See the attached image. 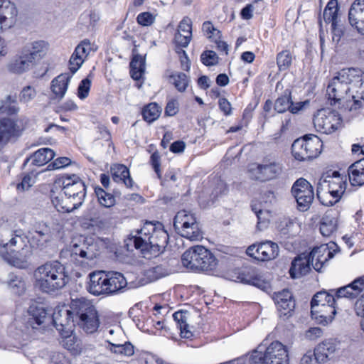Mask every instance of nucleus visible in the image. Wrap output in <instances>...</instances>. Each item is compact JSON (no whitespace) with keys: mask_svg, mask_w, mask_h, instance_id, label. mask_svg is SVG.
Listing matches in <instances>:
<instances>
[{"mask_svg":"<svg viewBox=\"0 0 364 364\" xmlns=\"http://www.w3.org/2000/svg\"><path fill=\"white\" fill-rule=\"evenodd\" d=\"M36 62L23 50L20 55L13 58L7 65V69L14 74H22L31 70Z\"/></svg>","mask_w":364,"mask_h":364,"instance_id":"aec40b11","label":"nucleus"},{"mask_svg":"<svg viewBox=\"0 0 364 364\" xmlns=\"http://www.w3.org/2000/svg\"><path fill=\"white\" fill-rule=\"evenodd\" d=\"M348 175L353 186H361L364 185V170L350 166Z\"/></svg>","mask_w":364,"mask_h":364,"instance_id":"3c124183","label":"nucleus"},{"mask_svg":"<svg viewBox=\"0 0 364 364\" xmlns=\"http://www.w3.org/2000/svg\"><path fill=\"white\" fill-rule=\"evenodd\" d=\"M341 70L329 82L326 92L331 105L341 103L346 95L350 94V88L346 79L341 77Z\"/></svg>","mask_w":364,"mask_h":364,"instance_id":"4468645a","label":"nucleus"},{"mask_svg":"<svg viewBox=\"0 0 364 364\" xmlns=\"http://www.w3.org/2000/svg\"><path fill=\"white\" fill-rule=\"evenodd\" d=\"M17 13L14 4L4 0L0 4V29L11 28L16 22Z\"/></svg>","mask_w":364,"mask_h":364,"instance_id":"4be33fe9","label":"nucleus"},{"mask_svg":"<svg viewBox=\"0 0 364 364\" xmlns=\"http://www.w3.org/2000/svg\"><path fill=\"white\" fill-rule=\"evenodd\" d=\"M55 155L53 150L50 148L40 149L26 159L23 166L26 167L29 163L33 166H42L51 161Z\"/></svg>","mask_w":364,"mask_h":364,"instance_id":"c85d7f7f","label":"nucleus"},{"mask_svg":"<svg viewBox=\"0 0 364 364\" xmlns=\"http://www.w3.org/2000/svg\"><path fill=\"white\" fill-rule=\"evenodd\" d=\"M364 290V275L355 279L349 284L336 289L338 298L354 299Z\"/></svg>","mask_w":364,"mask_h":364,"instance_id":"393cba45","label":"nucleus"},{"mask_svg":"<svg viewBox=\"0 0 364 364\" xmlns=\"http://www.w3.org/2000/svg\"><path fill=\"white\" fill-rule=\"evenodd\" d=\"M300 364H323L320 360V358L317 356L315 349L312 350H308L301 358Z\"/></svg>","mask_w":364,"mask_h":364,"instance_id":"e2e57ef3","label":"nucleus"},{"mask_svg":"<svg viewBox=\"0 0 364 364\" xmlns=\"http://www.w3.org/2000/svg\"><path fill=\"white\" fill-rule=\"evenodd\" d=\"M313 261L307 254L304 257H296L292 261L289 269L290 277L295 279L307 274L311 270V265L313 266Z\"/></svg>","mask_w":364,"mask_h":364,"instance_id":"bb28decb","label":"nucleus"},{"mask_svg":"<svg viewBox=\"0 0 364 364\" xmlns=\"http://www.w3.org/2000/svg\"><path fill=\"white\" fill-rule=\"evenodd\" d=\"M232 274L235 282L254 286L267 294H270L272 291L269 281L265 279L259 269L254 266L242 265L235 269Z\"/></svg>","mask_w":364,"mask_h":364,"instance_id":"1a4fd4ad","label":"nucleus"},{"mask_svg":"<svg viewBox=\"0 0 364 364\" xmlns=\"http://www.w3.org/2000/svg\"><path fill=\"white\" fill-rule=\"evenodd\" d=\"M138 287L144 286L154 282L168 274V269L162 264L156 267L145 268L138 265Z\"/></svg>","mask_w":364,"mask_h":364,"instance_id":"f3484780","label":"nucleus"},{"mask_svg":"<svg viewBox=\"0 0 364 364\" xmlns=\"http://www.w3.org/2000/svg\"><path fill=\"white\" fill-rule=\"evenodd\" d=\"M136 249V235L131 233L124 240V245L122 247V252L127 256L132 257L134 255V250Z\"/></svg>","mask_w":364,"mask_h":364,"instance_id":"603ef678","label":"nucleus"},{"mask_svg":"<svg viewBox=\"0 0 364 364\" xmlns=\"http://www.w3.org/2000/svg\"><path fill=\"white\" fill-rule=\"evenodd\" d=\"M218 56L213 50H205L200 55V60L205 66H213L218 63Z\"/></svg>","mask_w":364,"mask_h":364,"instance_id":"6e6d98bb","label":"nucleus"},{"mask_svg":"<svg viewBox=\"0 0 364 364\" xmlns=\"http://www.w3.org/2000/svg\"><path fill=\"white\" fill-rule=\"evenodd\" d=\"M33 278L35 286L48 294L62 289L70 281L65 266L57 260L39 266L33 272Z\"/></svg>","mask_w":364,"mask_h":364,"instance_id":"f03ea898","label":"nucleus"},{"mask_svg":"<svg viewBox=\"0 0 364 364\" xmlns=\"http://www.w3.org/2000/svg\"><path fill=\"white\" fill-rule=\"evenodd\" d=\"M18 111L19 107L16 98L8 95L0 106V119L14 118V116L17 114Z\"/></svg>","mask_w":364,"mask_h":364,"instance_id":"4c0bfd02","label":"nucleus"},{"mask_svg":"<svg viewBox=\"0 0 364 364\" xmlns=\"http://www.w3.org/2000/svg\"><path fill=\"white\" fill-rule=\"evenodd\" d=\"M36 95V92L34 87L30 85L26 86L22 89L20 93L19 100L21 102L26 104L34 99Z\"/></svg>","mask_w":364,"mask_h":364,"instance_id":"0e129e2a","label":"nucleus"},{"mask_svg":"<svg viewBox=\"0 0 364 364\" xmlns=\"http://www.w3.org/2000/svg\"><path fill=\"white\" fill-rule=\"evenodd\" d=\"M72 75L63 73L55 77L50 84V89L55 98L62 100L67 91Z\"/></svg>","mask_w":364,"mask_h":364,"instance_id":"7c9ffc66","label":"nucleus"},{"mask_svg":"<svg viewBox=\"0 0 364 364\" xmlns=\"http://www.w3.org/2000/svg\"><path fill=\"white\" fill-rule=\"evenodd\" d=\"M108 348L114 353L124 354L129 356L134 354V346L130 343L124 344L116 343L109 341Z\"/></svg>","mask_w":364,"mask_h":364,"instance_id":"de8ad7c7","label":"nucleus"},{"mask_svg":"<svg viewBox=\"0 0 364 364\" xmlns=\"http://www.w3.org/2000/svg\"><path fill=\"white\" fill-rule=\"evenodd\" d=\"M289 361L287 346L277 341L268 346L263 341L249 357V364H289Z\"/></svg>","mask_w":364,"mask_h":364,"instance_id":"423d86ee","label":"nucleus"},{"mask_svg":"<svg viewBox=\"0 0 364 364\" xmlns=\"http://www.w3.org/2000/svg\"><path fill=\"white\" fill-rule=\"evenodd\" d=\"M332 247H329L328 244H323L320 246L314 247L307 255L313 262L314 269L321 272V269L324 264L335 255V250L331 251Z\"/></svg>","mask_w":364,"mask_h":364,"instance_id":"a211bd4d","label":"nucleus"},{"mask_svg":"<svg viewBox=\"0 0 364 364\" xmlns=\"http://www.w3.org/2000/svg\"><path fill=\"white\" fill-rule=\"evenodd\" d=\"M318 183H321L322 188L327 191H330L329 190H339L340 192L344 193L346 188V183L343 178H337L336 181H333L329 174L325 177H321Z\"/></svg>","mask_w":364,"mask_h":364,"instance_id":"a19ab883","label":"nucleus"},{"mask_svg":"<svg viewBox=\"0 0 364 364\" xmlns=\"http://www.w3.org/2000/svg\"><path fill=\"white\" fill-rule=\"evenodd\" d=\"M161 111V107L156 102H151L144 107L141 114L144 120L150 124L160 117Z\"/></svg>","mask_w":364,"mask_h":364,"instance_id":"79ce46f5","label":"nucleus"},{"mask_svg":"<svg viewBox=\"0 0 364 364\" xmlns=\"http://www.w3.org/2000/svg\"><path fill=\"white\" fill-rule=\"evenodd\" d=\"M306 102L294 103L291 98V90L286 89L275 100L274 109L278 113H284L289 110L292 114H296L304 108Z\"/></svg>","mask_w":364,"mask_h":364,"instance_id":"6ab92c4d","label":"nucleus"},{"mask_svg":"<svg viewBox=\"0 0 364 364\" xmlns=\"http://www.w3.org/2000/svg\"><path fill=\"white\" fill-rule=\"evenodd\" d=\"M28 314L27 325L33 329L45 330L52 324L65 338L70 336L76 326L68 309L62 308L51 313L43 304L33 302L28 309Z\"/></svg>","mask_w":364,"mask_h":364,"instance_id":"f257e3e1","label":"nucleus"},{"mask_svg":"<svg viewBox=\"0 0 364 364\" xmlns=\"http://www.w3.org/2000/svg\"><path fill=\"white\" fill-rule=\"evenodd\" d=\"M292 56L288 50L279 52L277 55V64L280 71L287 70L291 65Z\"/></svg>","mask_w":364,"mask_h":364,"instance_id":"09e8293b","label":"nucleus"},{"mask_svg":"<svg viewBox=\"0 0 364 364\" xmlns=\"http://www.w3.org/2000/svg\"><path fill=\"white\" fill-rule=\"evenodd\" d=\"M189 312L187 310H179L173 314V320L180 329V334L182 338H191L193 333L189 330V325L187 323V318Z\"/></svg>","mask_w":364,"mask_h":364,"instance_id":"f704fd0d","label":"nucleus"},{"mask_svg":"<svg viewBox=\"0 0 364 364\" xmlns=\"http://www.w3.org/2000/svg\"><path fill=\"white\" fill-rule=\"evenodd\" d=\"M95 194L97 197L99 203L105 208H109L115 204L114 196L109 193H107L102 188H96L95 190Z\"/></svg>","mask_w":364,"mask_h":364,"instance_id":"a18cd8bd","label":"nucleus"},{"mask_svg":"<svg viewBox=\"0 0 364 364\" xmlns=\"http://www.w3.org/2000/svg\"><path fill=\"white\" fill-rule=\"evenodd\" d=\"M90 40L85 39L75 48L74 53L70 59V70L74 74L82 65L84 58L90 53L91 48Z\"/></svg>","mask_w":364,"mask_h":364,"instance_id":"5701e85b","label":"nucleus"},{"mask_svg":"<svg viewBox=\"0 0 364 364\" xmlns=\"http://www.w3.org/2000/svg\"><path fill=\"white\" fill-rule=\"evenodd\" d=\"M257 228L262 230L267 228L270 220V212L268 210L257 211Z\"/></svg>","mask_w":364,"mask_h":364,"instance_id":"052dcab7","label":"nucleus"},{"mask_svg":"<svg viewBox=\"0 0 364 364\" xmlns=\"http://www.w3.org/2000/svg\"><path fill=\"white\" fill-rule=\"evenodd\" d=\"M40 172H36L34 169L31 170L29 173L24 176L21 183L18 184L17 188L23 191L28 189L36 181V178Z\"/></svg>","mask_w":364,"mask_h":364,"instance_id":"4d7b16f0","label":"nucleus"},{"mask_svg":"<svg viewBox=\"0 0 364 364\" xmlns=\"http://www.w3.org/2000/svg\"><path fill=\"white\" fill-rule=\"evenodd\" d=\"M51 240L50 228L46 223H38L33 228L31 242L33 246L42 250Z\"/></svg>","mask_w":364,"mask_h":364,"instance_id":"b1692460","label":"nucleus"},{"mask_svg":"<svg viewBox=\"0 0 364 364\" xmlns=\"http://www.w3.org/2000/svg\"><path fill=\"white\" fill-rule=\"evenodd\" d=\"M111 173L115 182L122 181L127 187H132L133 181L130 178L129 169L124 165H114L111 168Z\"/></svg>","mask_w":364,"mask_h":364,"instance_id":"e433bc0d","label":"nucleus"},{"mask_svg":"<svg viewBox=\"0 0 364 364\" xmlns=\"http://www.w3.org/2000/svg\"><path fill=\"white\" fill-rule=\"evenodd\" d=\"M183 265L193 272H212L218 266L215 255L202 245H196L186 250L181 256Z\"/></svg>","mask_w":364,"mask_h":364,"instance_id":"39448f33","label":"nucleus"},{"mask_svg":"<svg viewBox=\"0 0 364 364\" xmlns=\"http://www.w3.org/2000/svg\"><path fill=\"white\" fill-rule=\"evenodd\" d=\"M247 254L258 261H268L274 259L279 254V247L272 241H264L258 245L249 246Z\"/></svg>","mask_w":364,"mask_h":364,"instance_id":"2eb2a0df","label":"nucleus"},{"mask_svg":"<svg viewBox=\"0 0 364 364\" xmlns=\"http://www.w3.org/2000/svg\"><path fill=\"white\" fill-rule=\"evenodd\" d=\"M8 286L14 294L18 295L23 294L26 290L25 282L21 277L15 275H10Z\"/></svg>","mask_w":364,"mask_h":364,"instance_id":"8fccbe9b","label":"nucleus"},{"mask_svg":"<svg viewBox=\"0 0 364 364\" xmlns=\"http://www.w3.org/2000/svg\"><path fill=\"white\" fill-rule=\"evenodd\" d=\"M228 192V188L227 184L223 181H218L210 195L212 203H214L218 197L226 195Z\"/></svg>","mask_w":364,"mask_h":364,"instance_id":"bf43d9fd","label":"nucleus"},{"mask_svg":"<svg viewBox=\"0 0 364 364\" xmlns=\"http://www.w3.org/2000/svg\"><path fill=\"white\" fill-rule=\"evenodd\" d=\"M316 197L321 204L325 206H332L336 204V202H333V200L328 193L327 191H324L322 188V184L321 183H317Z\"/></svg>","mask_w":364,"mask_h":364,"instance_id":"5fc2aeb1","label":"nucleus"},{"mask_svg":"<svg viewBox=\"0 0 364 364\" xmlns=\"http://www.w3.org/2000/svg\"><path fill=\"white\" fill-rule=\"evenodd\" d=\"M76 326H78L85 333L87 334L93 333L97 331L100 326L97 311L91 313L90 314H88L87 317H83L82 318L77 320Z\"/></svg>","mask_w":364,"mask_h":364,"instance_id":"c9c22d12","label":"nucleus"},{"mask_svg":"<svg viewBox=\"0 0 364 364\" xmlns=\"http://www.w3.org/2000/svg\"><path fill=\"white\" fill-rule=\"evenodd\" d=\"M291 192L296 201L297 209L301 212L307 211L314 200L312 185L306 179L300 178L293 183Z\"/></svg>","mask_w":364,"mask_h":364,"instance_id":"9d476101","label":"nucleus"},{"mask_svg":"<svg viewBox=\"0 0 364 364\" xmlns=\"http://www.w3.org/2000/svg\"><path fill=\"white\" fill-rule=\"evenodd\" d=\"M191 37L192 36L190 35L181 34L178 31L175 34L174 37V41L176 46V50H178L179 48L182 49V48H186L190 43Z\"/></svg>","mask_w":364,"mask_h":364,"instance_id":"338daca9","label":"nucleus"},{"mask_svg":"<svg viewBox=\"0 0 364 364\" xmlns=\"http://www.w3.org/2000/svg\"><path fill=\"white\" fill-rule=\"evenodd\" d=\"M26 242V237L21 234V231H16L14 236L11 238L9 242H5L4 240H1L0 244L2 245L4 249H6L7 246L11 247L12 246H18V248L23 249Z\"/></svg>","mask_w":364,"mask_h":364,"instance_id":"864d4df0","label":"nucleus"},{"mask_svg":"<svg viewBox=\"0 0 364 364\" xmlns=\"http://www.w3.org/2000/svg\"><path fill=\"white\" fill-rule=\"evenodd\" d=\"M168 78L176 89L180 92L186 91L188 86V77L183 73H172L168 76Z\"/></svg>","mask_w":364,"mask_h":364,"instance_id":"c03bdc74","label":"nucleus"},{"mask_svg":"<svg viewBox=\"0 0 364 364\" xmlns=\"http://www.w3.org/2000/svg\"><path fill=\"white\" fill-rule=\"evenodd\" d=\"M364 11V0H355L348 11V18L353 20L354 16H362Z\"/></svg>","mask_w":364,"mask_h":364,"instance_id":"680f3d73","label":"nucleus"},{"mask_svg":"<svg viewBox=\"0 0 364 364\" xmlns=\"http://www.w3.org/2000/svg\"><path fill=\"white\" fill-rule=\"evenodd\" d=\"M314 349L317 356L320 358V360L324 364L333 358L337 347L333 340L327 339L318 343Z\"/></svg>","mask_w":364,"mask_h":364,"instance_id":"2f4dec72","label":"nucleus"},{"mask_svg":"<svg viewBox=\"0 0 364 364\" xmlns=\"http://www.w3.org/2000/svg\"><path fill=\"white\" fill-rule=\"evenodd\" d=\"M48 44L44 41H37L26 46L23 50L30 55L36 63L42 58L45 51L47 50Z\"/></svg>","mask_w":364,"mask_h":364,"instance_id":"58836bf2","label":"nucleus"},{"mask_svg":"<svg viewBox=\"0 0 364 364\" xmlns=\"http://www.w3.org/2000/svg\"><path fill=\"white\" fill-rule=\"evenodd\" d=\"M105 294L111 295L118 292L127 285V281L122 274L117 272H105Z\"/></svg>","mask_w":364,"mask_h":364,"instance_id":"cd10ccee","label":"nucleus"},{"mask_svg":"<svg viewBox=\"0 0 364 364\" xmlns=\"http://www.w3.org/2000/svg\"><path fill=\"white\" fill-rule=\"evenodd\" d=\"M69 312L71 314V316L73 317L75 321L77 323V320L87 317L88 314L96 311L95 306L91 302L85 299L80 298L76 299H72L69 304Z\"/></svg>","mask_w":364,"mask_h":364,"instance_id":"412c9836","label":"nucleus"},{"mask_svg":"<svg viewBox=\"0 0 364 364\" xmlns=\"http://www.w3.org/2000/svg\"><path fill=\"white\" fill-rule=\"evenodd\" d=\"M62 190L65 198L55 196L53 191L50 195L52 203L58 212L70 213L82 205L86 196V186L78 176H64Z\"/></svg>","mask_w":364,"mask_h":364,"instance_id":"7ed1b4c3","label":"nucleus"},{"mask_svg":"<svg viewBox=\"0 0 364 364\" xmlns=\"http://www.w3.org/2000/svg\"><path fill=\"white\" fill-rule=\"evenodd\" d=\"M138 364H164V360L152 354L140 353Z\"/></svg>","mask_w":364,"mask_h":364,"instance_id":"69168bd1","label":"nucleus"},{"mask_svg":"<svg viewBox=\"0 0 364 364\" xmlns=\"http://www.w3.org/2000/svg\"><path fill=\"white\" fill-rule=\"evenodd\" d=\"M273 300L279 311H286L282 313L284 316L291 314L295 309V301L293 299L291 293L287 289L274 293ZM289 316H291V314Z\"/></svg>","mask_w":364,"mask_h":364,"instance_id":"a878e982","label":"nucleus"},{"mask_svg":"<svg viewBox=\"0 0 364 364\" xmlns=\"http://www.w3.org/2000/svg\"><path fill=\"white\" fill-rule=\"evenodd\" d=\"M338 0H330L327 3L323 13V18L326 23H333V22L338 21Z\"/></svg>","mask_w":364,"mask_h":364,"instance_id":"37998d69","label":"nucleus"},{"mask_svg":"<svg viewBox=\"0 0 364 364\" xmlns=\"http://www.w3.org/2000/svg\"><path fill=\"white\" fill-rule=\"evenodd\" d=\"M157 225H159L158 229L155 231L154 234L152 235V237H149V241H151L161 253L168 244L169 235L164 228L160 227L161 226L160 223L158 222Z\"/></svg>","mask_w":364,"mask_h":364,"instance_id":"ea45409f","label":"nucleus"},{"mask_svg":"<svg viewBox=\"0 0 364 364\" xmlns=\"http://www.w3.org/2000/svg\"><path fill=\"white\" fill-rule=\"evenodd\" d=\"M322 146V141L318 136L306 134L294 140L291 145V154L297 161H310L321 154Z\"/></svg>","mask_w":364,"mask_h":364,"instance_id":"0eeeda50","label":"nucleus"},{"mask_svg":"<svg viewBox=\"0 0 364 364\" xmlns=\"http://www.w3.org/2000/svg\"><path fill=\"white\" fill-rule=\"evenodd\" d=\"M28 123V119L21 116L18 118L0 119V148L14 137L19 136Z\"/></svg>","mask_w":364,"mask_h":364,"instance_id":"9b49d317","label":"nucleus"},{"mask_svg":"<svg viewBox=\"0 0 364 364\" xmlns=\"http://www.w3.org/2000/svg\"><path fill=\"white\" fill-rule=\"evenodd\" d=\"M341 77L346 79L350 90L356 88V85L360 83V86L364 83V72L358 68H343L341 70Z\"/></svg>","mask_w":364,"mask_h":364,"instance_id":"473e14b6","label":"nucleus"},{"mask_svg":"<svg viewBox=\"0 0 364 364\" xmlns=\"http://www.w3.org/2000/svg\"><path fill=\"white\" fill-rule=\"evenodd\" d=\"M103 243L98 239L93 237H85L74 243L70 250L71 257L79 256L86 260H92L100 255Z\"/></svg>","mask_w":364,"mask_h":364,"instance_id":"ddd939ff","label":"nucleus"},{"mask_svg":"<svg viewBox=\"0 0 364 364\" xmlns=\"http://www.w3.org/2000/svg\"><path fill=\"white\" fill-rule=\"evenodd\" d=\"M341 120L337 111L326 108L317 111L314 115L313 123L318 132L329 134L337 129Z\"/></svg>","mask_w":364,"mask_h":364,"instance_id":"f8f14e48","label":"nucleus"},{"mask_svg":"<svg viewBox=\"0 0 364 364\" xmlns=\"http://www.w3.org/2000/svg\"><path fill=\"white\" fill-rule=\"evenodd\" d=\"M158 228L153 222L146 221L140 230H138L139 241H149V237H152Z\"/></svg>","mask_w":364,"mask_h":364,"instance_id":"49530a36","label":"nucleus"},{"mask_svg":"<svg viewBox=\"0 0 364 364\" xmlns=\"http://www.w3.org/2000/svg\"><path fill=\"white\" fill-rule=\"evenodd\" d=\"M160 254L159 249L151 241H139V237H138V265L143 263L139 258L150 260Z\"/></svg>","mask_w":364,"mask_h":364,"instance_id":"72a5a7b5","label":"nucleus"},{"mask_svg":"<svg viewBox=\"0 0 364 364\" xmlns=\"http://www.w3.org/2000/svg\"><path fill=\"white\" fill-rule=\"evenodd\" d=\"M264 164H257L255 168H251L250 172L255 173V179L262 182L277 178L282 172V165L276 161H270L266 159Z\"/></svg>","mask_w":364,"mask_h":364,"instance_id":"dca6fc26","label":"nucleus"},{"mask_svg":"<svg viewBox=\"0 0 364 364\" xmlns=\"http://www.w3.org/2000/svg\"><path fill=\"white\" fill-rule=\"evenodd\" d=\"M336 290H321L316 293L311 301V314L318 323L326 326L331 323L337 313Z\"/></svg>","mask_w":364,"mask_h":364,"instance_id":"20e7f679","label":"nucleus"},{"mask_svg":"<svg viewBox=\"0 0 364 364\" xmlns=\"http://www.w3.org/2000/svg\"><path fill=\"white\" fill-rule=\"evenodd\" d=\"M90 283L87 290L94 295L105 294L106 279L105 272L99 271L94 272L89 274Z\"/></svg>","mask_w":364,"mask_h":364,"instance_id":"c756f323","label":"nucleus"},{"mask_svg":"<svg viewBox=\"0 0 364 364\" xmlns=\"http://www.w3.org/2000/svg\"><path fill=\"white\" fill-rule=\"evenodd\" d=\"M91 85V80L88 77L83 79L77 87V96L80 99H85L88 96Z\"/></svg>","mask_w":364,"mask_h":364,"instance_id":"774afa93","label":"nucleus"},{"mask_svg":"<svg viewBox=\"0 0 364 364\" xmlns=\"http://www.w3.org/2000/svg\"><path fill=\"white\" fill-rule=\"evenodd\" d=\"M331 33L333 41L338 44L340 42L341 38L344 36V26L341 23H339L338 21L333 22V23H331Z\"/></svg>","mask_w":364,"mask_h":364,"instance_id":"13d9d810","label":"nucleus"},{"mask_svg":"<svg viewBox=\"0 0 364 364\" xmlns=\"http://www.w3.org/2000/svg\"><path fill=\"white\" fill-rule=\"evenodd\" d=\"M173 228L177 234L192 241L203 238V232L200 228L194 214L181 210L173 218Z\"/></svg>","mask_w":364,"mask_h":364,"instance_id":"6e6552de","label":"nucleus"}]
</instances>
